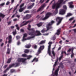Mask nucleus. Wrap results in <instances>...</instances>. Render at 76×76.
Returning <instances> with one entry per match:
<instances>
[{
    "label": "nucleus",
    "instance_id": "nucleus-64",
    "mask_svg": "<svg viewBox=\"0 0 76 76\" xmlns=\"http://www.w3.org/2000/svg\"><path fill=\"white\" fill-rule=\"evenodd\" d=\"M7 65H5V66H4V68H6V67H7Z\"/></svg>",
    "mask_w": 76,
    "mask_h": 76
},
{
    "label": "nucleus",
    "instance_id": "nucleus-59",
    "mask_svg": "<svg viewBox=\"0 0 76 76\" xmlns=\"http://www.w3.org/2000/svg\"><path fill=\"white\" fill-rule=\"evenodd\" d=\"M16 20H17V19H13V21H16Z\"/></svg>",
    "mask_w": 76,
    "mask_h": 76
},
{
    "label": "nucleus",
    "instance_id": "nucleus-40",
    "mask_svg": "<svg viewBox=\"0 0 76 76\" xmlns=\"http://www.w3.org/2000/svg\"><path fill=\"white\" fill-rule=\"evenodd\" d=\"M19 4H18L17 5L16 7H15V8L14 9L13 12H15V10H16V8H17V7H18V6H19Z\"/></svg>",
    "mask_w": 76,
    "mask_h": 76
},
{
    "label": "nucleus",
    "instance_id": "nucleus-15",
    "mask_svg": "<svg viewBox=\"0 0 76 76\" xmlns=\"http://www.w3.org/2000/svg\"><path fill=\"white\" fill-rule=\"evenodd\" d=\"M30 17H31V15H27L26 16L23 18V19H27L30 18Z\"/></svg>",
    "mask_w": 76,
    "mask_h": 76
},
{
    "label": "nucleus",
    "instance_id": "nucleus-27",
    "mask_svg": "<svg viewBox=\"0 0 76 76\" xmlns=\"http://www.w3.org/2000/svg\"><path fill=\"white\" fill-rule=\"evenodd\" d=\"M15 26L16 27V29L18 30V31L19 30V26L17 24L15 25Z\"/></svg>",
    "mask_w": 76,
    "mask_h": 76
},
{
    "label": "nucleus",
    "instance_id": "nucleus-7",
    "mask_svg": "<svg viewBox=\"0 0 76 76\" xmlns=\"http://www.w3.org/2000/svg\"><path fill=\"white\" fill-rule=\"evenodd\" d=\"M51 15V14L50 13H48L45 16V18H43V17L42 18V20H46V19H47L48 18L50 17V16Z\"/></svg>",
    "mask_w": 76,
    "mask_h": 76
},
{
    "label": "nucleus",
    "instance_id": "nucleus-31",
    "mask_svg": "<svg viewBox=\"0 0 76 76\" xmlns=\"http://www.w3.org/2000/svg\"><path fill=\"white\" fill-rule=\"evenodd\" d=\"M29 50L27 49H26L24 50V53H29Z\"/></svg>",
    "mask_w": 76,
    "mask_h": 76
},
{
    "label": "nucleus",
    "instance_id": "nucleus-25",
    "mask_svg": "<svg viewBox=\"0 0 76 76\" xmlns=\"http://www.w3.org/2000/svg\"><path fill=\"white\" fill-rule=\"evenodd\" d=\"M31 45H29L25 46V47H26V48H29L31 47Z\"/></svg>",
    "mask_w": 76,
    "mask_h": 76
},
{
    "label": "nucleus",
    "instance_id": "nucleus-23",
    "mask_svg": "<svg viewBox=\"0 0 76 76\" xmlns=\"http://www.w3.org/2000/svg\"><path fill=\"white\" fill-rule=\"evenodd\" d=\"M38 58H34V59L32 61V62H33L34 61H35L37 62V61H38Z\"/></svg>",
    "mask_w": 76,
    "mask_h": 76
},
{
    "label": "nucleus",
    "instance_id": "nucleus-46",
    "mask_svg": "<svg viewBox=\"0 0 76 76\" xmlns=\"http://www.w3.org/2000/svg\"><path fill=\"white\" fill-rule=\"evenodd\" d=\"M74 18H71L69 19V20H73V19Z\"/></svg>",
    "mask_w": 76,
    "mask_h": 76
},
{
    "label": "nucleus",
    "instance_id": "nucleus-49",
    "mask_svg": "<svg viewBox=\"0 0 76 76\" xmlns=\"http://www.w3.org/2000/svg\"><path fill=\"white\" fill-rule=\"evenodd\" d=\"M62 57H63V56H61L59 58V60H60L62 58Z\"/></svg>",
    "mask_w": 76,
    "mask_h": 76
},
{
    "label": "nucleus",
    "instance_id": "nucleus-47",
    "mask_svg": "<svg viewBox=\"0 0 76 76\" xmlns=\"http://www.w3.org/2000/svg\"><path fill=\"white\" fill-rule=\"evenodd\" d=\"M10 3V2H9V1H8L6 4V5H9V4Z\"/></svg>",
    "mask_w": 76,
    "mask_h": 76
},
{
    "label": "nucleus",
    "instance_id": "nucleus-39",
    "mask_svg": "<svg viewBox=\"0 0 76 76\" xmlns=\"http://www.w3.org/2000/svg\"><path fill=\"white\" fill-rule=\"evenodd\" d=\"M41 10H42L40 8H39L37 10V12H39Z\"/></svg>",
    "mask_w": 76,
    "mask_h": 76
},
{
    "label": "nucleus",
    "instance_id": "nucleus-1",
    "mask_svg": "<svg viewBox=\"0 0 76 76\" xmlns=\"http://www.w3.org/2000/svg\"><path fill=\"white\" fill-rule=\"evenodd\" d=\"M64 1V0H59L56 4L54 3L52 5V9H56V10L53 12V14L55 15H56V14H57L58 13V10L57 9H58V8L60 7L61 4H64V2H66V1H65L63 3V2Z\"/></svg>",
    "mask_w": 76,
    "mask_h": 76
},
{
    "label": "nucleus",
    "instance_id": "nucleus-61",
    "mask_svg": "<svg viewBox=\"0 0 76 76\" xmlns=\"http://www.w3.org/2000/svg\"><path fill=\"white\" fill-rule=\"evenodd\" d=\"M7 74H4L3 76H7Z\"/></svg>",
    "mask_w": 76,
    "mask_h": 76
},
{
    "label": "nucleus",
    "instance_id": "nucleus-8",
    "mask_svg": "<svg viewBox=\"0 0 76 76\" xmlns=\"http://www.w3.org/2000/svg\"><path fill=\"white\" fill-rule=\"evenodd\" d=\"M62 19H63L62 18L59 17H58L56 18V20L58 22V23H57V25H58L61 23Z\"/></svg>",
    "mask_w": 76,
    "mask_h": 76
},
{
    "label": "nucleus",
    "instance_id": "nucleus-9",
    "mask_svg": "<svg viewBox=\"0 0 76 76\" xmlns=\"http://www.w3.org/2000/svg\"><path fill=\"white\" fill-rule=\"evenodd\" d=\"M24 6V4H22L20 6V9L19 10V12H22L23 10H24V9H25V8H26V7H24V8H22V7H23Z\"/></svg>",
    "mask_w": 76,
    "mask_h": 76
},
{
    "label": "nucleus",
    "instance_id": "nucleus-41",
    "mask_svg": "<svg viewBox=\"0 0 76 76\" xmlns=\"http://www.w3.org/2000/svg\"><path fill=\"white\" fill-rule=\"evenodd\" d=\"M48 33L43 34V35H44V36H47V35H48Z\"/></svg>",
    "mask_w": 76,
    "mask_h": 76
},
{
    "label": "nucleus",
    "instance_id": "nucleus-57",
    "mask_svg": "<svg viewBox=\"0 0 76 76\" xmlns=\"http://www.w3.org/2000/svg\"><path fill=\"white\" fill-rule=\"evenodd\" d=\"M16 17H17V18H19L20 17V15H17Z\"/></svg>",
    "mask_w": 76,
    "mask_h": 76
},
{
    "label": "nucleus",
    "instance_id": "nucleus-60",
    "mask_svg": "<svg viewBox=\"0 0 76 76\" xmlns=\"http://www.w3.org/2000/svg\"><path fill=\"white\" fill-rule=\"evenodd\" d=\"M49 1H50V0H47L46 3H48V2Z\"/></svg>",
    "mask_w": 76,
    "mask_h": 76
},
{
    "label": "nucleus",
    "instance_id": "nucleus-28",
    "mask_svg": "<svg viewBox=\"0 0 76 76\" xmlns=\"http://www.w3.org/2000/svg\"><path fill=\"white\" fill-rule=\"evenodd\" d=\"M45 42V41H41L39 43V44H44Z\"/></svg>",
    "mask_w": 76,
    "mask_h": 76
},
{
    "label": "nucleus",
    "instance_id": "nucleus-53",
    "mask_svg": "<svg viewBox=\"0 0 76 76\" xmlns=\"http://www.w3.org/2000/svg\"><path fill=\"white\" fill-rule=\"evenodd\" d=\"M74 32H76V29H75L73 30Z\"/></svg>",
    "mask_w": 76,
    "mask_h": 76
},
{
    "label": "nucleus",
    "instance_id": "nucleus-4",
    "mask_svg": "<svg viewBox=\"0 0 76 76\" xmlns=\"http://www.w3.org/2000/svg\"><path fill=\"white\" fill-rule=\"evenodd\" d=\"M54 23V21L53 20L51 22L49 23L48 25H47V30L46 31L45 29H43L41 31V32H42V33H44V32H45V31H48V30L49 29H50V26H51V25H53V24Z\"/></svg>",
    "mask_w": 76,
    "mask_h": 76
},
{
    "label": "nucleus",
    "instance_id": "nucleus-3",
    "mask_svg": "<svg viewBox=\"0 0 76 76\" xmlns=\"http://www.w3.org/2000/svg\"><path fill=\"white\" fill-rule=\"evenodd\" d=\"M22 57H27L28 58L27 59H25L24 58H18V61L19 63H20V62H22V63H25V61L27 59H30L31 58V57H32V56H28L26 55L25 54H23L22 55Z\"/></svg>",
    "mask_w": 76,
    "mask_h": 76
},
{
    "label": "nucleus",
    "instance_id": "nucleus-52",
    "mask_svg": "<svg viewBox=\"0 0 76 76\" xmlns=\"http://www.w3.org/2000/svg\"><path fill=\"white\" fill-rule=\"evenodd\" d=\"M61 68H64V66H63V64H62L61 65Z\"/></svg>",
    "mask_w": 76,
    "mask_h": 76
},
{
    "label": "nucleus",
    "instance_id": "nucleus-30",
    "mask_svg": "<svg viewBox=\"0 0 76 76\" xmlns=\"http://www.w3.org/2000/svg\"><path fill=\"white\" fill-rule=\"evenodd\" d=\"M58 61V60H57L55 62V64H54L53 67H56V66Z\"/></svg>",
    "mask_w": 76,
    "mask_h": 76
},
{
    "label": "nucleus",
    "instance_id": "nucleus-19",
    "mask_svg": "<svg viewBox=\"0 0 76 76\" xmlns=\"http://www.w3.org/2000/svg\"><path fill=\"white\" fill-rule=\"evenodd\" d=\"M5 16V15L3 14L0 13V17H1L2 18H4V17ZM1 19L0 18V22H1Z\"/></svg>",
    "mask_w": 76,
    "mask_h": 76
},
{
    "label": "nucleus",
    "instance_id": "nucleus-43",
    "mask_svg": "<svg viewBox=\"0 0 76 76\" xmlns=\"http://www.w3.org/2000/svg\"><path fill=\"white\" fill-rule=\"evenodd\" d=\"M20 32H24V30L23 29H20Z\"/></svg>",
    "mask_w": 76,
    "mask_h": 76
},
{
    "label": "nucleus",
    "instance_id": "nucleus-10",
    "mask_svg": "<svg viewBox=\"0 0 76 76\" xmlns=\"http://www.w3.org/2000/svg\"><path fill=\"white\" fill-rule=\"evenodd\" d=\"M23 39L22 40V41L23 42L24 41H26V40H27V39H28V38H29L28 37V38L27 39H26L25 37H27V34H23Z\"/></svg>",
    "mask_w": 76,
    "mask_h": 76
},
{
    "label": "nucleus",
    "instance_id": "nucleus-26",
    "mask_svg": "<svg viewBox=\"0 0 76 76\" xmlns=\"http://www.w3.org/2000/svg\"><path fill=\"white\" fill-rule=\"evenodd\" d=\"M72 14L71 13H68L67 14V15L66 16V18L67 17H69V16H72Z\"/></svg>",
    "mask_w": 76,
    "mask_h": 76
},
{
    "label": "nucleus",
    "instance_id": "nucleus-6",
    "mask_svg": "<svg viewBox=\"0 0 76 76\" xmlns=\"http://www.w3.org/2000/svg\"><path fill=\"white\" fill-rule=\"evenodd\" d=\"M49 45L48 46V53L49 56H51V51L50 49L51 48V45L52 44V42H50L48 43Z\"/></svg>",
    "mask_w": 76,
    "mask_h": 76
},
{
    "label": "nucleus",
    "instance_id": "nucleus-38",
    "mask_svg": "<svg viewBox=\"0 0 76 76\" xmlns=\"http://www.w3.org/2000/svg\"><path fill=\"white\" fill-rule=\"evenodd\" d=\"M63 7L64 9H65V10L67 9V7L66 5H64Z\"/></svg>",
    "mask_w": 76,
    "mask_h": 76
},
{
    "label": "nucleus",
    "instance_id": "nucleus-18",
    "mask_svg": "<svg viewBox=\"0 0 76 76\" xmlns=\"http://www.w3.org/2000/svg\"><path fill=\"white\" fill-rule=\"evenodd\" d=\"M73 4V2L71 1L69 3V7L70 8H73V5H72V4Z\"/></svg>",
    "mask_w": 76,
    "mask_h": 76
},
{
    "label": "nucleus",
    "instance_id": "nucleus-12",
    "mask_svg": "<svg viewBox=\"0 0 76 76\" xmlns=\"http://www.w3.org/2000/svg\"><path fill=\"white\" fill-rule=\"evenodd\" d=\"M30 22H31V21H28L26 22V21H24L22 22L23 23H24L23 25L22 26H25V25H26L28 23H29Z\"/></svg>",
    "mask_w": 76,
    "mask_h": 76
},
{
    "label": "nucleus",
    "instance_id": "nucleus-5",
    "mask_svg": "<svg viewBox=\"0 0 76 76\" xmlns=\"http://www.w3.org/2000/svg\"><path fill=\"white\" fill-rule=\"evenodd\" d=\"M44 48V46L43 45L40 46L39 48L37 53L36 54L37 56H38L39 54H40V53H41V51L43 50Z\"/></svg>",
    "mask_w": 76,
    "mask_h": 76
},
{
    "label": "nucleus",
    "instance_id": "nucleus-13",
    "mask_svg": "<svg viewBox=\"0 0 76 76\" xmlns=\"http://www.w3.org/2000/svg\"><path fill=\"white\" fill-rule=\"evenodd\" d=\"M73 48H72V49H69L68 50V52H70L71 51H72V54L71 55V58H73L74 57V54L73 53Z\"/></svg>",
    "mask_w": 76,
    "mask_h": 76
},
{
    "label": "nucleus",
    "instance_id": "nucleus-45",
    "mask_svg": "<svg viewBox=\"0 0 76 76\" xmlns=\"http://www.w3.org/2000/svg\"><path fill=\"white\" fill-rule=\"evenodd\" d=\"M29 11L27 10L24 12V13H29Z\"/></svg>",
    "mask_w": 76,
    "mask_h": 76
},
{
    "label": "nucleus",
    "instance_id": "nucleus-37",
    "mask_svg": "<svg viewBox=\"0 0 76 76\" xmlns=\"http://www.w3.org/2000/svg\"><path fill=\"white\" fill-rule=\"evenodd\" d=\"M44 0H40V3H41V4H42V3H44Z\"/></svg>",
    "mask_w": 76,
    "mask_h": 76
},
{
    "label": "nucleus",
    "instance_id": "nucleus-2",
    "mask_svg": "<svg viewBox=\"0 0 76 76\" xmlns=\"http://www.w3.org/2000/svg\"><path fill=\"white\" fill-rule=\"evenodd\" d=\"M28 34L29 35L32 36V37H29L28 38V39H31V38H35V36H39V35H41V33L39 31L37 30L35 33H28Z\"/></svg>",
    "mask_w": 76,
    "mask_h": 76
},
{
    "label": "nucleus",
    "instance_id": "nucleus-32",
    "mask_svg": "<svg viewBox=\"0 0 76 76\" xmlns=\"http://www.w3.org/2000/svg\"><path fill=\"white\" fill-rule=\"evenodd\" d=\"M12 34L14 35H15L16 34V30H15L13 32Z\"/></svg>",
    "mask_w": 76,
    "mask_h": 76
},
{
    "label": "nucleus",
    "instance_id": "nucleus-48",
    "mask_svg": "<svg viewBox=\"0 0 76 76\" xmlns=\"http://www.w3.org/2000/svg\"><path fill=\"white\" fill-rule=\"evenodd\" d=\"M11 22H12V21H10L9 22H8V25H10V23H11Z\"/></svg>",
    "mask_w": 76,
    "mask_h": 76
},
{
    "label": "nucleus",
    "instance_id": "nucleus-36",
    "mask_svg": "<svg viewBox=\"0 0 76 76\" xmlns=\"http://www.w3.org/2000/svg\"><path fill=\"white\" fill-rule=\"evenodd\" d=\"M10 49H9L8 48L7 52V54H9L10 53Z\"/></svg>",
    "mask_w": 76,
    "mask_h": 76
},
{
    "label": "nucleus",
    "instance_id": "nucleus-62",
    "mask_svg": "<svg viewBox=\"0 0 76 76\" xmlns=\"http://www.w3.org/2000/svg\"><path fill=\"white\" fill-rule=\"evenodd\" d=\"M15 17V15H13L12 16V18H13Z\"/></svg>",
    "mask_w": 76,
    "mask_h": 76
},
{
    "label": "nucleus",
    "instance_id": "nucleus-11",
    "mask_svg": "<svg viewBox=\"0 0 76 76\" xmlns=\"http://www.w3.org/2000/svg\"><path fill=\"white\" fill-rule=\"evenodd\" d=\"M65 12H66L65 10L61 9L60 10L59 13L60 15H64V14H65Z\"/></svg>",
    "mask_w": 76,
    "mask_h": 76
},
{
    "label": "nucleus",
    "instance_id": "nucleus-44",
    "mask_svg": "<svg viewBox=\"0 0 76 76\" xmlns=\"http://www.w3.org/2000/svg\"><path fill=\"white\" fill-rule=\"evenodd\" d=\"M16 38L17 39H19V38H20V37L19 36H17L16 37Z\"/></svg>",
    "mask_w": 76,
    "mask_h": 76
},
{
    "label": "nucleus",
    "instance_id": "nucleus-22",
    "mask_svg": "<svg viewBox=\"0 0 76 76\" xmlns=\"http://www.w3.org/2000/svg\"><path fill=\"white\" fill-rule=\"evenodd\" d=\"M42 23L41 22L38 24H37V26L38 27H40V26H42Z\"/></svg>",
    "mask_w": 76,
    "mask_h": 76
},
{
    "label": "nucleus",
    "instance_id": "nucleus-55",
    "mask_svg": "<svg viewBox=\"0 0 76 76\" xmlns=\"http://www.w3.org/2000/svg\"><path fill=\"white\" fill-rule=\"evenodd\" d=\"M20 42H18L17 43V45H20Z\"/></svg>",
    "mask_w": 76,
    "mask_h": 76
},
{
    "label": "nucleus",
    "instance_id": "nucleus-33",
    "mask_svg": "<svg viewBox=\"0 0 76 76\" xmlns=\"http://www.w3.org/2000/svg\"><path fill=\"white\" fill-rule=\"evenodd\" d=\"M11 60H12L11 58H10L8 59V61H7V63H10V61H11Z\"/></svg>",
    "mask_w": 76,
    "mask_h": 76
},
{
    "label": "nucleus",
    "instance_id": "nucleus-56",
    "mask_svg": "<svg viewBox=\"0 0 76 76\" xmlns=\"http://www.w3.org/2000/svg\"><path fill=\"white\" fill-rule=\"evenodd\" d=\"M14 69H11V72H14Z\"/></svg>",
    "mask_w": 76,
    "mask_h": 76
},
{
    "label": "nucleus",
    "instance_id": "nucleus-63",
    "mask_svg": "<svg viewBox=\"0 0 76 76\" xmlns=\"http://www.w3.org/2000/svg\"><path fill=\"white\" fill-rule=\"evenodd\" d=\"M30 1H32L33 2H34V1H35V0H30Z\"/></svg>",
    "mask_w": 76,
    "mask_h": 76
},
{
    "label": "nucleus",
    "instance_id": "nucleus-35",
    "mask_svg": "<svg viewBox=\"0 0 76 76\" xmlns=\"http://www.w3.org/2000/svg\"><path fill=\"white\" fill-rule=\"evenodd\" d=\"M15 65H16V66H18V64L17 63H16L15 64H12V66H15Z\"/></svg>",
    "mask_w": 76,
    "mask_h": 76
},
{
    "label": "nucleus",
    "instance_id": "nucleus-50",
    "mask_svg": "<svg viewBox=\"0 0 76 76\" xmlns=\"http://www.w3.org/2000/svg\"><path fill=\"white\" fill-rule=\"evenodd\" d=\"M53 40H55V39H56V37H53Z\"/></svg>",
    "mask_w": 76,
    "mask_h": 76
},
{
    "label": "nucleus",
    "instance_id": "nucleus-16",
    "mask_svg": "<svg viewBox=\"0 0 76 76\" xmlns=\"http://www.w3.org/2000/svg\"><path fill=\"white\" fill-rule=\"evenodd\" d=\"M59 68H60V66H58L57 69L55 71V75H56V76H57V75H58V72Z\"/></svg>",
    "mask_w": 76,
    "mask_h": 76
},
{
    "label": "nucleus",
    "instance_id": "nucleus-24",
    "mask_svg": "<svg viewBox=\"0 0 76 76\" xmlns=\"http://www.w3.org/2000/svg\"><path fill=\"white\" fill-rule=\"evenodd\" d=\"M60 29H58L57 30V32L56 33L57 35H58L60 34Z\"/></svg>",
    "mask_w": 76,
    "mask_h": 76
},
{
    "label": "nucleus",
    "instance_id": "nucleus-29",
    "mask_svg": "<svg viewBox=\"0 0 76 76\" xmlns=\"http://www.w3.org/2000/svg\"><path fill=\"white\" fill-rule=\"evenodd\" d=\"M52 53L54 57H55V56H56V53H55V52H54V51H53V50H52Z\"/></svg>",
    "mask_w": 76,
    "mask_h": 76
},
{
    "label": "nucleus",
    "instance_id": "nucleus-17",
    "mask_svg": "<svg viewBox=\"0 0 76 76\" xmlns=\"http://www.w3.org/2000/svg\"><path fill=\"white\" fill-rule=\"evenodd\" d=\"M12 36L10 35L9 36V41L8 42L9 43H11L12 42Z\"/></svg>",
    "mask_w": 76,
    "mask_h": 76
},
{
    "label": "nucleus",
    "instance_id": "nucleus-54",
    "mask_svg": "<svg viewBox=\"0 0 76 76\" xmlns=\"http://www.w3.org/2000/svg\"><path fill=\"white\" fill-rule=\"evenodd\" d=\"M63 53H64L66 55V52H65V51L62 52V54H63Z\"/></svg>",
    "mask_w": 76,
    "mask_h": 76
},
{
    "label": "nucleus",
    "instance_id": "nucleus-58",
    "mask_svg": "<svg viewBox=\"0 0 76 76\" xmlns=\"http://www.w3.org/2000/svg\"><path fill=\"white\" fill-rule=\"evenodd\" d=\"M15 28V26H12L11 27V28H12V29H13Z\"/></svg>",
    "mask_w": 76,
    "mask_h": 76
},
{
    "label": "nucleus",
    "instance_id": "nucleus-42",
    "mask_svg": "<svg viewBox=\"0 0 76 76\" xmlns=\"http://www.w3.org/2000/svg\"><path fill=\"white\" fill-rule=\"evenodd\" d=\"M33 47H34V48L35 49H36V48H37V46L36 45H34L33 46Z\"/></svg>",
    "mask_w": 76,
    "mask_h": 76
},
{
    "label": "nucleus",
    "instance_id": "nucleus-34",
    "mask_svg": "<svg viewBox=\"0 0 76 76\" xmlns=\"http://www.w3.org/2000/svg\"><path fill=\"white\" fill-rule=\"evenodd\" d=\"M10 67H12V66L10 67L9 68H7V69L6 70H5L4 71V73H6V71H7V70H9L10 69Z\"/></svg>",
    "mask_w": 76,
    "mask_h": 76
},
{
    "label": "nucleus",
    "instance_id": "nucleus-20",
    "mask_svg": "<svg viewBox=\"0 0 76 76\" xmlns=\"http://www.w3.org/2000/svg\"><path fill=\"white\" fill-rule=\"evenodd\" d=\"M34 3L32 4L31 5L28 7V9H32V7L34 6Z\"/></svg>",
    "mask_w": 76,
    "mask_h": 76
},
{
    "label": "nucleus",
    "instance_id": "nucleus-51",
    "mask_svg": "<svg viewBox=\"0 0 76 76\" xmlns=\"http://www.w3.org/2000/svg\"><path fill=\"white\" fill-rule=\"evenodd\" d=\"M4 3L1 4L0 5V6H4Z\"/></svg>",
    "mask_w": 76,
    "mask_h": 76
},
{
    "label": "nucleus",
    "instance_id": "nucleus-14",
    "mask_svg": "<svg viewBox=\"0 0 76 76\" xmlns=\"http://www.w3.org/2000/svg\"><path fill=\"white\" fill-rule=\"evenodd\" d=\"M28 28L27 29L29 31H32V32H34V28H32L31 29V25H28Z\"/></svg>",
    "mask_w": 76,
    "mask_h": 76
},
{
    "label": "nucleus",
    "instance_id": "nucleus-21",
    "mask_svg": "<svg viewBox=\"0 0 76 76\" xmlns=\"http://www.w3.org/2000/svg\"><path fill=\"white\" fill-rule=\"evenodd\" d=\"M45 6H46V5H45V4H44L42 5L41 6L40 8L42 9V10H43Z\"/></svg>",
    "mask_w": 76,
    "mask_h": 76
}]
</instances>
